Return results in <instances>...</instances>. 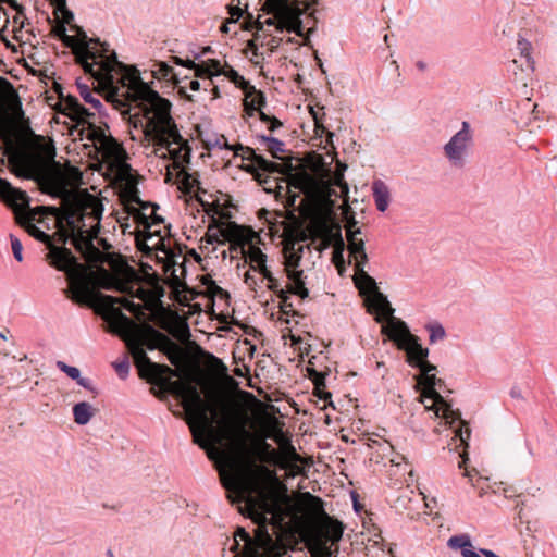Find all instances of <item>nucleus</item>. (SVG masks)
I'll return each instance as SVG.
<instances>
[{"label": "nucleus", "instance_id": "nucleus-2", "mask_svg": "<svg viewBox=\"0 0 557 557\" xmlns=\"http://www.w3.org/2000/svg\"><path fill=\"white\" fill-rule=\"evenodd\" d=\"M57 24L54 34L71 47L84 71L107 91V99L122 113H129L131 134L145 149L147 157L164 162L170 174L182 171L188 162L190 149L182 137L171 114V102L143 82L135 69L116 60V54L106 44L88 40L78 26H71L76 35H67L74 15L66 9V0H51Z\"/></svg>", "mask_w": 557, "mask_h": 557}, {"label": "nucleus", "instance_id": "nucleus-1", "mask_svg": "<svg viewBox=\"0 0 557 557\" xmlns=\"http://www.w3.org/2000/svg\"><path fill=\"white\" fill-rule=\"evenodd\" d=\"M21 103L12 85L0 77V140L3 143L10 163L18 176L36 180L48 193L62 199V209L48 208L55 218L53 235L40 227L37 211L20 214L18 222L26 232L49 248V259H75L63 246L69 239L86 259H96L98 239L103 214L102 199L86 189H72L78 184L81 173L75 168H63L55 161V148L49 138L30 136L21 145L15 141L20 132Z\"/></svg>", "mask_w": 557, "mask_h": 557}, {"label": "nucleus", "instance_id": "nucleus-9", "mask_svg": "<svg viewBox=\"0 0 557 557\" xmlns=\"http://www.w3.org/2000/svg\"><path fill=\"white\" fill-rule=\"evenodd\" d=\"M206 240L208 244L228 242L232 250L239 249L245 262L262 274L270 289H276L280 286L269 264L268 255L262 248L264 244L259 233L235 223H221L208 227Z\"/></svg>", "mask_w": 557, "mask_h": 557}, {"label": "nucleus", "instance_id": "nucleus-30", "mask_svg": "<svg viewBox=\"0 0 557 557\" xmlns=\"http://www.w3.org/2000/svg\"><path fill=\"white\" fill-rule=\"evenodd\" d=\"M260 426L264 435L270 438H272L278 431L282 430L278 420L270 414H263L260 418Z\"/></svg>", "mask_w": 557, "mask_h": 557}, {"label": "nucleus", "instance_id": "nucleus-4", "mask_svg": "<svg viewBox=\"0 0 557 557\" xmlns=\"http://www.w3.org/2000/svg\"><path fill=\"white\" fill-rule=\"evenodd\" d=\"M223 455L228 462V469L224 466L220 470L223 486L230 492V498L244 502L245 512L257 524L253 537L243 528L235 532L237 546L243 542L240 557H283L286 547L273 539L268 525L272 527L274 535L282 531L283 508L288 504L286 486L275 476L268 481L243 472L228 453Z\"/></svg>", "mask_w": 557, "mask_h": 557}, {"label": "nucleus", "instance_id": "nucleus-5", "mask_svg": "<svg viewBox=\"0 0 557 557\" xmlns=\"http://www.w3.org/2000/svg\"><path fill=\"white\" fill-rule=\"evenodd\" d=\"M180 398L194 440L200 447L208 448L220 440L212 426L213 421L232 446L242 447L245 444L249 436L246 429L248 414L240 406L214 395H208L209 401L205 403L197 387L189 381Z\"/></svg>", "mask_w": 557, "mask_h": 557}, {"label": "nucleus", "instance_id": "nucleus-10", "mask_svg": "<svg viewBox=\"0 0 557 557\" xmlns=\"http://www.w3.org/2000/svg\"><path fill=\"white\" fill-rule=\"evenodd\" d=\"M420 375L418 376V386L420 388V401L426 411H432L436 418L445 421L449 428L454 430L453 444L458 447L468 445L470 432L468 428L463 429L465 422L460 420L458 411L451 409L450 405L436 392L435 386L441 382L436 377V367L426 362L420 367Z\"/></svg>", "mask_w": 557, "mask_h": 557}, {"label": "nucleus", "instance_id": "nucleus-16", "mask_svg": "<svg viewBox=\"0 0 557 557\" xmlns=\"http://www.w3.org/2000/svg\"><path fill=\"white\" fill-rule=\"evenodd\" d=\"M471 144L472 134L470 125L468 122H462L461 128L443 147L448 162L453 166H463L467 162Z\"/></svg>", "mask_w": 557, "mask_h": 557}, {"label": "nucleus", "instance_id": "nucleus-35", "mask_svg": "<svg viewBox=\"0 0 557 557\" xmlns=\"http://www.w3.org/2000/svg\"><path fill=\"white\" fill-rule=\"evenodd\" d=\"M253 161L256 163V165L261 169V170H264V171H268V172H275L277 171V164L271 162V161H268L265 160L263 157L261 156H255L253 158Z\"/></svg>", "mask_w": 557, "mask_h": 557}, {"label": "nucleus", "instance_id": "nucleus-32", "mask_svg": "<svg viewBox=\"0 0 557 557\" xmlns=\"http://www.w3.org/2000/svg\"><path fill=\"white\" fill-rule=\"evenodd\" d=\"M77 87H78L81 97L87 103H90L98 111H100L102 109L101 101L97 97L94 96L92 91L90 90V88L86 84H83V83L78 82L77 83Z\"/></svg>", "mask_w": 557, "mask_h": 557}, {"label": "nucleus", "instance_id": "nucleus-14", "mask_svg": "<svg viewBox=\"0 0 557 557\" xmlns=\"http://www.w3.org/2000/svg\"><path fill=\"white\" fill-rule=\"evenodd\" d=\"M272 440L278 447L269 451L268 460L285 470L286 475L289 478L304 474L307 461L296 451V448L284 432L282 430L278 431Z\"/></svg>", "mask_w": 557, "mask_h": 557}, {"label": "nucleus", "instance_id": "nucleus-11", "mask_svg": "<svg viewBox=\"0 0 557 557\" xmlns=\"http://www.w3.org/2000/svg\"><path fill=\"white\" fill-rule=\"evenodd\" d=\"M262 11L271 16H259L260 29L274 26L278 32L287 30L299 36L302 35L301 10L298 8L296 0H264Z\"/></svg>", "mask_w": 557, "mask_h": 557}, {"label": "nucleus", "instance_id": "nucleus-49", "mask_svg": "<svg viewBox=\"0 0 557 557\" xmlns=\"http://www.w3.org/2000/svg\"><path fill=\"white\" fill-rule=\"evenodd\" d=\"M290 338H292V341H293V343H294V344L298 343V341H299V339H298V338H296L294 335H290Z\"/></svg>", "mask_w": 557, "mask_h": 557}, {"label": "nucleus", "instance_id": "nucleus-41", "mask_svg": "<svg viewBox=\"0 0 557 557\" xmlns=\"http://www.w3.org/2000/svg\"><path fill=\"white\" fill-rule=\"evenodd\" d=\"M203 283L208 285L207 287V292L211 295V296H216L218 294L222 293V289L221 287H219L213 281H211L210 278L208 277H205L203 280Z\"/></svg>", "mask_w": 557, "mask_h": 557}, {"label": "nucleus", "instance_id": "nucleus-6", "mask_svg": "<svg viewBox=\"0 0 557 557\" xmlns=\"http://www.w3.org/2000/svg\"><path fill=\"white\" fill-rule=\"evenodd\" d=\"M114 331L126 342L134 361L143 375L160 377L164 374L178 376L177 370L165 364L151 362L147 357L144 346L153 350L156 348L164 352L173 366H181L184 361L183 349L168 336L157 332L150 325H138L121 310H114Z\"/></svg>", "mask_w": 557, "mask_h": 557}, {"label": "nucleus", "instance_id": "nucleus-19", "mask_svg": "<svg viewBox=\"0 0 557 557\" xmlns=\"http://www.w3.org/2000/svg\"><path fill=\"white\" fill-rule=\"evenodd\" d=\"M242 88L245 92L244 108L247 115L252 116L255 113H259L261 121L269 122V129L274 131L282 125V123L275 119L268 116L263 111L264 97L261 91H258L248 81L244 78V84H235Z\"/></svg>", "mask_w": 557, "mask_h": 557}, {"label": "nucleus", "instance_id": "nucleus-23", "mask_svg": "<svg viewBox=\"0 0 557 557\" xmlns=\"http://www.w3.org/2000/svg\"><path fill=\"white\" fill-rule=\"evenodd\" d=\"M366 302L368 310L375 314V320L377 322L381 323L385 321V324H387L391 319H395L393 317L394 309L382 293H372V295L366 297Z\"/></svg>", "mask_w": 557, "mask_h": 557}, {"label": "nucleus", "instance_id": "nucleus-37", "mask_svg": "<svg viewBox=\"0 0 557 557\" xmlns=\"http://www.w3.org/2000/svg\"><path fill=\"white\" fill-rule=\"evenodd\" d=\"M249 267L251 265L249 264ZM255 273H259L260 275H262L259 271H256L252 268L247 270L244 274V283L251 289H256L257 287V278L255 276Z\"/></svg>", "mask_w": 557, "mask_h": 557}, {"label": "nucleus", "instance_id": "nucleus-27", "mask_svg": "<svg viewBox=\"0 0 557 557\" xmlns=\"http://www.w3.org/2000/svg\"><path fill=\"white\" fill-rule=\"evenodd\" d=\"M373 197L380 212H385L389 205L391 193L387 185L382 181H375L372 186Z\"/></svg>", "mask_w": 557, "mask_h": 557}, {"label": "nucleus", "instance_id": "nucleus-44", "mask_svg": "<svg viewBox=\"0 0 557 557\" xmlns=\"http://www.w3.org/2000/svg\"><path fill=\"white\" fill-rule=\"evenodd\" d=\"M216 145H219L221 148H222V147H224V148H225V149H227V150H234L235 154H237V153H238V152H237V149H235V147H234V146L228 145V144H227V141H226V139H224V138H222L221 140H218V141H216Z\"/></svg>", "mask_w": 557, "mask_h": 557}, {"label": "nucleus", "instance_id": "nucleus-26", "mask_svg": "<svg viewBox=\"0 0 557 557\" xmlns=\"http://www.w3.org/2000/svg\"><path fill=\"white\" fill-rule=\"evenodd\" d=\"M354 282L362 295L367 297L372 295V293L379 292L374 278H372L366 271V264L354 267Z\"/></svg>", "mask_w": 557, "mask_h": 557}, {"label": "nucleus", "instance_id": "nucleus-33", "mask_svg": "<svg viewBox=\"0 0 557 557\" xmlns=\"http://www.w3.org/2000/svg\"><path fill=\"white\" fill-rule=\"evenodd\" d=\"M426 330L429 331V341L431 344L442 341L446 335L444 326L438 322L426 325Z\"/></svg>", "mask_w": 557, "mask_h": 557}, {"label": "nucleus", "instance_id": "nucleus-3", "mask_svg": "<svg viewBox=\"0 0 557 557\" xmlns=\"http://www.w3.org/2000/svg\"><path fill=\"white\" fill-rule=\"evenodd\" d=\"M88 111L74 97L62 99L57 106L53 117L55 123L67 124L70 129L79 125L86 134V147H92L99 170L120 188L121 199L127 215L119 219L120 227L124 234L135 236L137 248L146 253H156L158 262L162 259V270L166 281L174 286L180 284L176 273V261L165 247L164 220L157 214V207L139 199L137 180L127 163L124 148L101 127L88 124L85 127Z\"/></svg>", "mask_w": 557, "mask_h": 557}, {"label": "nucleus", "instance_id": "nucleus-51", "mask_svg": "<svg viewBox=\"0 0 557 557\" xmlns=\"http://www.w3.org/2000/svg\"><path fill=\"white\" fill-rule=\"evenodd\" d=\"M221 30H222V32H225V30H227V27H226L225 25H223V26L221 27Z\"/></svg>", "mask_w": 557, "mask_h": 557}, {"label": "nucleus", "instance_id": "nucleus-24", "mask_svg": "<svg viewBox=\"0 0 557 557\" xmlns=\"http://www.w3.org/2000/svg\"><path fill=\"white\" fill-rule=\"evenodd\" d=\"M517 49L519 51V58L513 59L511 72L518 76L517 69L521 70L520 79L523 81L524 77L529 76L534 70V62L531 59V44L525 39H520L517 45Z\"/></svg>", "mask_w": 557, "mask_h": 557}, {"label": "nucleus", "instance_id": "nucleus-12", "mask_svg": "<svg viewBox=\"0 0 557 557\" xmlns=\"http://www.w3.org/2000/svg\"><path fill=\"white\" fill-rule=\"evenodd\" d=\"M382 332L392 339L399 349L405 350L407 360L411 367H420L426 362L429 349L423 348L419 338L411 334L408 325L399 319H391L387 324H383Z\"/></svg>", "mask_w": 557, "mask_h": 557}, {"label": "nucleus", "instance_id": "nucleus-50", "mask_svg": "<svg viewBox=\"0 0 557 557\" xmlns=\"http://www.w3.org/2000/svg\"><path fill=\"white\" fill-rule=\"evenodd\" d=\"M0 338L7 339V335L4 333H0Z\"/></svg>", "mask_w": 557, "mask_h": 557}, {"label": "nucleus", "instance_id": "nucleus-45", "mask_svg": "<svg viewBox=\"0 0 557 557\" xmlns=\"http://www.w3.org/2000/svg\"><path fill=\"white\" fill-rule=\"evenodd\" d=\"M189 89L191 91H198L200 89V83L197 79H193L189 82Z\"/></svg>", "mask_w": 557, "mask_h": 557}, {"label": "nucleus", "instance_id": "nucleus-20", "mask_svg": "<svg viewBox=\"0 0 557 557\" xmlns=\"http://www.w3.org/2000/svg\"><path fill=\"white\" fill-rule=\"evenodd\" d=\"M223 75L233 84H244V77L227 63H221L219 60L209 59L199 63L197 66V77L212 78Z\"/></svg>", "mask_w": 557, "mask_h": 557}, {"label": "nucleus", "instance_id": "nucleus-52", "mask_svg": "<svg viewBox=\"0 0 557 557\" xmlns=\"http://www.w3.org/2000/svg\"><path fill=\"white\" fill-rule=\"evenodd\" d=\"M13 0H0V2H8L11 3Z\"/></svg>", "mask_w": 557, "mask_h": 557}, {"label": "nucleus", "instance_id": "nucleus-28", "mask_svg": "<svg viewBox=\"0 0 557 557\" xmlns=\"http://www.w3.org/2000/svg\"><path fill=\"white\" fill-rule=\"evenodd\" d=\"M95 410L87 401H81L73 407L74 421L78 425L87 424L94 417Z\"/></svg>", "mask_w": 557, "mask_h": 557}, {"label": "nucleus", "instance_id": "nucleus-43", "mask_svg": "<svg viewBox=\"0 0 557 557\" xmlns=\"http://www.w3.org/2000/svg\"><path fill=\"white\" fill-rule=\"evenodd\" d=\"M176 63L180 64V65H183L185 67L193 69L195 71V75L197 76V66H199V63H196L193 60H185L184 61V60L178 59V58H176Z\"/></svg>", "mask_w": 557, "mask_h": 557}, {"label": "nucleus", "instance_id": "nucleus-25", "mask_svg": "<svg viewBox=\"0 0 557 557\" xmlns=\"http://www.w3.org/2000/svg\"><path fill=\"white\" fill-rule=\"evenodd\" d=\"M0 196L18 209H23L28 203V197L24 191L12 187L2 178H0Z\"/></svg>", "mask_w": 557, "mask_h": 557}, {"label": "nucleus", "instance_id": "nucleus-18", "mask_svg": "<svg viewBox=\"0 0 557 557\" xmlns=\"http://www.w3.org/2000/svg\"><path fill=\"white\" fill-rule=\"evenodd\" d=\"M350 208L345 199L343 205V215L345 219L346 238L348 243V251L350 257V263L354 267L360 264H367L368 256L364 251V240L361 237V230L357 226V222L349 212Z\"/></svg>", "mask_w": 557, "mask_h": 557}, {"label": "nucleus", "instance_id": "nucleus-17", "mask_svg": "<svg viewBox=\"0 0 557 557\" xmlns=\"http://www.w3.org/2000/svg\"><path fill=\"white\" fill-rule=\"evenodd\" d=\"M350 208L345 199L343 205V215L345 219L346 238L348 243V251L350 257V263L354 267L360 264H367L368 256L364 251V240L361 237V230L357 226V222L349 212Z\"/></svg>", "mask_w": 557, "mask_h": 557}, {"label": "nucleus", "instance_id": "nucleus-34", "mask_svg": "<svg viewBox=\"0 0 557 557\" xmlns=\"http://www.w3.org/2000/svg\"><path fill=\"white\" fill-rule=\"evenodd\" d=\"M173 69L165 62L156 63L151 70L152 75L158 79L170 78Z\"/></svg>", "mask_w": 557, "mask_h": 557}, {"label": "nucleus", "instance_id": "nucleus-47", "mask_svg": "<svg viewBox=\"0 0 557 557\" xmlns=\"http://www.w3.org/2000/svg\"><path fill=\"white\" fill-rule=\"evenodd\" d=\"M463 476L468 478V479H469V482H471V483H472V473H471V471H470V470L465 469Z\"/></svg>", "mask_w": 557, "mask_h": 557}, {"label": "nucleus", "instance_id": "nucleus-15", "mask_svg": "<svg viewBox=\"0 0 557 557\" xmlns=\"http://www.w3.org/2000/svg\"><path fill=\"white\" fill-rule=\"evenodd\" d=\"M302 250L304 245L300 243L286 246L284 248V265L287 277L290 281L289 290L305 299L309 296V290L302 277V270H298Z\"/></svg>", "mask_w": 557, "mask_h": 557}, {"label": "nucleus", "instance_id": "nucleus-22", "mask_svg": "<svg viewBox=\"0 0 557 557\" xmlns=\"http://www.w3.org/2000/svg\"><path fill=\"white\" fill-rule=\"evenodd\" d=\"M447 545L451 549H459L462 557H500L490 549L476 550L472 544L470 535L468 534H459L449 537Z\"/></svg>", "mask_w": 557, "mask_h": 557}, {"label": "nucleus", "instance_id": "nucleus-21", "mask_svg": "<svg viewBox=\"0 0 557 557\" xmlns=\"http://www.w3.org/2000/svg\"><path fill=\"white\" fill-rule=\"evenodd\" d=\"M159 308L162 311L161 326L180 342H186L190 336L186 320L176 312L163 310L162 306Z\"/></svg>", "mask_w": 557, "mask_h": 557}, {"label": "nucleus", "instance_id": "nucleus-38", "mask_svg": "<svg viewBox=\"0 0 557 557\" xmlns=\"http://www.w3.org/2000/svg\"><path fill=\"white\" fill-rule=\"evenodd\" d=\"M333 183L341 188V193L343 196L347 197L349 188L348 185L344 182L343 173L337 172L334 175Z\"/></svg>", "mask_w": 557, "mask_h": 557}, {"label": "nucleus", "instance_id": "nucleus-48", "mask_svg": "<svg viewBox=\"0 0 557 557\" xmlns=\"http://www.w3.org/2000/svg\"><path fill=\"white\" fill-rule=\"evenodd\" d=\"M213 96L214 98H218L220 96L218 87L213 88Z\"/></svg>", "mask_w": 557, "mask_h": 557}, {"label": "nucleus", "instance_id": "nucleus-40", "mask_svg": "<svg viewBox=\"0 0 557 557\" xmlns=\"http://www.w3.org/2000/svg\"><path fill=\"white\" fill-rule=\"evenodd\" d=\"M188 383V381H185V380H177V381H174V382H170L169 384V389L175 394L176 396H181L182 393H183V389L184 387L186 386V384Z\"/></svg>", "mask_w": 557, "mask_h": 557}, {"label": "nucleus", "instance_id": "nucleus-46", "mask_svg": "<svg viewBox=\"0 0 557 557\" xmlns=\"http://www.w3.org/2000/svg\"><path fill=\"white\" fill-rule=\"evenodd\" d=\"M460 457H461V461L458 463V467H459V468H463L465 463H466V462H467V460H468V456H467L466 450H463V451L460 454Z\"/></svg>", "mask_w": 557, "mask_h": 557}, {"label": "nucleus", "instance_id": "nucleus-8", "mask_svg": "<svg viewBox=\"0 0 557 557\" xmlns=\"http://www.w3.org/2000/svg\"><path fill=\"white\" fill-rule=\"evenodd\" d=\"M151 267L141 263L143 275L139 276L134 270L129 269L126 272L125 280L117 277H107L102 283L106 289H116L121 293L127 294L131 298H137L144 305L135 304L127 297H114L106 295L101 297V302L107 308L112 309V321L114 320L115 305H121L123 308L132 312L137 320L144 321L146 314L144 310L154 312L161 307V298L164 295L163 287L159 284V278L154 272L150 273Z\"/></svg>", "mask_w": 557, "mask_h": 557}, {"label": "nucleus", "instance_id": "nucleus-7", "mask_svg": "<svg viewBox=\"0 0 557 557\" xmlns=\"http://www.w3.org/2000/svg\"><path fill=\"white\" fill-rule=\"evenodd\" d=\"M282 523L287 517L299 515L302 521L308 544L315 557H333L332 545L343 536L342 522L332 519L323 509L322 500L309 492L297 494L292 503L283 508Z\"/></svg>", "mask_w": 557, "mask_h": 557}, {"label": "nucleus", "instance_id": "nucleus-31", "mask_svg": "<svg viewBox=\"0 0 557 557\" xmlns=\"http://www.w3.org/2000/svg\"><path fill=\"white\" fill-rule=\"evenodd\" d=\"M260 143L269 151H271L273 157H275V158H280V154L285 151L284 143L281 141L280 139H277V138L269 137V136H261L260 137Z\"/></svg>", "mask_w": 557, "mask_h": 557}, {"label": "nucleus", "instance_id": "nucleus-39", "mask_svg": "<svg viewBox=\"0 0 557 557\" xmlns=\"http://www.w3.org/2000/svg\"><path fill=\"white\" fill-rule=\"evenodd\" d=\"M114 369L117 372L120 377L126 379L129 373V363L127 360H123L121 362H115Z\"/></svg>", "mask_w": 557, "mask_h": 557}, {"label": "nucleus", "instance_id": "nucleus-13", "mask_svg": "<svg viewBox=\"0 0 557 557\" xmlns=\"http://www.w3.org/2000/svg\"><path fill=\"white\" fill-rule=\"evenodd\" d=\"M289 201L295 205L297 194L293 189L305 195L299 206H304L305 201L320 203L326 201L330 197V181L317 178L306 171L289 173L287 176Z\"/></svg>", "mask_w": 557, "mask_h": 557}, {"label": "nucleus", "instance_id": "nucleus-42", "mask_svg": "<svg viewBox=\"0 0 557 557\" xmlns=\"http://www.w3.org/2000/svg\"><path fill=\"white\" fill-rule=\"evenodd\" d=\"M343 250H344V242H343V238L339 236L336 247H335V251H334V261L336 262L337 267H339V263L337 260L342 258Z\"/></svg>", "mask_w": 557, "mask_h": 557}, {"label": "nucleus", "instance_id": "nucleus-36", "mask_svg": "<svg viewBox=\"0 0 557 557\" xmlns=\"http://www.w3.org/2000/svg\"><path fill=\"white\" fill-rule=\"evenodd\" d=\"M10 240H11V248H12L14 258L16 259V261L21 262L23 260V255H22L23 246H22V243H21V240L15 235H12V234L10 235Z\"/></svg>", "mask_w": 557, "mask_h": 557}, {"label": "nucleus", "instance_id": "nucleus-29", "mask_svg": "<svg viewBox=\"0 0 557 557\" xmlns=\"http://www.w3.org/2000/svg\"><path fill=\"white\" fill-rule=\"evenodd\" d=\"M57 367L64 372L69 377L76 381L78 385H81L84 388H90V382L88 379L83 377L81 375V371L78 368L69 366L63 361H58Z\"/></svg>", "mask_w": 557, "mask_h": 557}]
</instances>
